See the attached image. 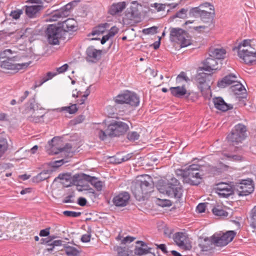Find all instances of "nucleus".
Instances as JSON below:
<instances>
[{
	"label": "nucleus",
	"instance_id": "nucleus-44",
	"mask_svg": "<svg viewBox=\"0 0 256 256\" xmlns=\"http://www.w3.org/2000/svg\"><path fill=\"white\" fill-rule=\"evenodd\" d=\"M251 42V40H244L242 42L239 44L238 46V51H239L240 49L246 48L248 46L250 48H252L250 46Z\"/></svg>",
	"mask_w": 256,
	"mask_h": 256
},
{
	"label": "nucleus",
	"instance_id": "nucleus-64",
	"mask_svg": "<svg viewBox=\"0 0 256 256\" xmlns=\"http://www.w3.org/2000/svg\"><path fill=\"white\" fill-rule=\"evenodd\" d=\"M89 185L87 184H84L81 186H77L76 190L79 192H82L84 190H88Z\"/></svg>",
	"mask_w": 256,
	"mask_h": 256
},
{
	"label": "nucleus",
	"instance_id": "nucleus-35",
	"mask_svg": "<svg viewBox=\"0 0 256 256\" xmlns=\"http://www.w3.org/2000/svg\"><path fill=\"white\" fill-rule=\"evenodd\" d=\"M236 83V84L232 86L230 88V90L235 94L244 93L246 90L243 85L238 81Z\"/></svg>",
	"mask_w": 256,
	"mask_h": 256
},
{
	"label": "nucleus",
	"instance_id": "nucleus-39",
	"mask_svg": "<svg viewBox=\"0 0 256 256\" xmlns=\"http://www.w3.org/2000/svg\"><path fill=\"white\" fill-rule=\"evenodd\" d=\"M52 173V171L50 170H44L42 172L38 174L36 176V180L38 182L43 181L47 178H48L50 174Z\"/></svg>",
	"mask_w": 256,
	"mask_h": 256
},
{
	"label": "nucleus",
	"instance_id": "nucleus-30",
	"mask_svg": "<svg viewBox=\"0 0 256 256\" xmlns=\"http://www.w3.org/2000/svg\"><path fill=\"white\" fill-rule=\"evenodd\" d=\"M126 7L124 2L113 4L109 8L108 13L112 15H115L122 12Z\"/></svg>",
	"mask_w": 256,
	"mask_h": 256
},
{
	"label": "nucleus",
	"instance_id": "nucleus-28",
	"mask_svg": "<svg viewBox=\"0 0 256 256\" xmlns=\"http://www.w3.org/2000/svg\"><path fill=\"white\" fill-rule=\"evenodd\" d=\"M42 8V5L26 6V14L30 18H35Z\"/></svg>",
	"mask_w": 256,
	"mask_h": 256
},
{
	"label": "nucleus",
	"instance_id": "nucleus-3",
	"mask_svg": "<svg viewBox=\"0 0 256 256\" xmlns=\"http://www.w3.org/2000/svg\"><path fill=\"white\" fill-rule=\"evenodd\" d=\"M129 126L126 123L122 121L112 120L105 130H100L98 135L102 140L108 136H118L124 134L128 130Z\"/></svg>",
	"mask_w": 256,
	"mask_h": 256
},
{
	"label": "nucleus",
	"instance_id": "nucleus-55",
	"mask_svg": "<svg viewBox=\"0 0 256 256\" xmlns=\"http://www.w3.org/2000/svg\"><path fill=\"white\" fill-rule=\"evenodd\" d=\"M151 7H154L158 11H160L162 10H164L165 6L163 4L154 3V4H151Z\"/></svg>",
	"mask_w": 256,
	"mask_h": 256
},
{
	"label": "nucleus",
	"instance_id": "nucleus-56",
	"mask_svg": "<svg viewBox=\"0 0 256 256\" xmlns=\"http://www.w3.org/2000/svg\"><path fill=\"white\" fill-rule=\"evenodd\" d=\"M135 238L132 236H127L122 240V244H126L128 242L130 243L133 242L135 240Z\"/></svg>",
	"mask_w": 256,
	"mask_h": 256
},
{
	"label": "nucleus",
	"instance_id": "nucleus-41",
	"mask_svg": "<svg viewBox=\"0 0 256 256\" xmlns=\"http://www.w3.org/2000/svg\"><path fill=\"white\" fill-rule=\"evenodd\" d=\"M76 1L72 2L60 9V11H62V13H64V17L68 16L70 10L72 8V6H74V4H76Z\"/></svg>",
	"mask_w": 256,
	"mask_h": 256
},
{
	"label": "nucleus",
	"instance_id": "nucleus-61",
	"mask_svg": "<svg viewBox=\"0 0 256 256\" xmlns=\"http://www.w3.org/2000/svg\"><path fill=\"white\" fill-rule=\"evenodd\" d=\"M90 234H85L82 236L81 238V240L83 242H88L90 241Z\"/></svg>",
	"mask_w": 256,
	"mask_h": 256
},
{
	"label": "nucleus",
	"instance_id": "nucleus-17",
	"mask_svg": "<svg viewBox=\"0 0 256 256\" xmlns=\"http://www.w3.org/2000/svg\"><path fill=\"white\" fill-rule=\"evenodd\" d=\"M215 189L216 192L221 198H227L234 192L232 186L226 183L218 184Z\"/></svg>",
	"mask_w": 256,
	"mask_h": 256
},
{
	"label": "nucleus",
	"instance_id": "nucleus-42",
	"mask_svg": "<svg viewBox=\"0 0 256 256\" xmlns=\"http://www.w3.org/2000/svg\"><path fill=\"white\" fill-rule=\"evenodd\" d=\"M212 211L214 214L218 216H226L228 212L222 208L220 206H214L212 208Z\"/></svg>",
	"mask_w": 256,
	"mask_h": 256
},
{
	"label": "nucleus",
	"instance_id": "nucleus-14",
	"mask_svg": "<svg viewBox=\"0 0 256 256\" xmlns=\"http://www.w3.org/2000/svg\"><path fill=\"white\" fill-rule=\"evenodd\" d=\"M198 74L196 76L197 82L198 84V88L202 92L210 88V78L212 77L210 74L199 70Z\"/></svg>",
	"mask_w": 256,
	"mask_h": 256
},
{
	"label": "nucleus",
	"instance_id": "nucleus-40",
	"mask_svg": "<svg viewBox=\"0 0 256 256\" xmlns=\"http://www.w3.org/2000/svg\"><path fill=\"white\" fill-rule=\"evenodd\" d=\"M114 250L117 252L118 256H130L128 248L126 247L116 246Z\"/></svg>",
	"mask_w": 256,
	"mask_h": 256
},
{
	"label": "nucleus",
	"instance_id": "nucleus-9",
	"mask_svg": "<svg viewBox=\"0 0 256 256\" xmlns=\"http://www.w3.org/2000/svg\"><path fill=\"white\" fill-rule=\"evenodd\" d=\"M46 36L50 44L56 45L59 44L60 39L64 34L62 30L55 25L50 24L47 28Z\"/></svg>",
	"mask_w": 256,
	"mask_h": 256
},
{
	"label": "nucleus",
	"instance_id": "nucleus-34",
	"mask_svg": "<svg viewBox=\"0 0 256 256\" xmlns=\"http://www.w3.org/2000/svg\"><path fill=\"white\" fill-rule=\"evenodd\" d=\"M60 10H54L50 15L46 18V20L48 22H54L58 20L59 18H64V14Z\"/></svg>",
	"mask_w": 256,
	"mask_h": 256
},
{
	"label": "nucleus",
	"instance_id": "nucleus-20",
	"mask_svg": "<svg viewBox=\"0 0 256 256\" xmlns=\"http://www.w3.org/2000/svg\"><path fill=\"white\" fill-rule=\"evenodd\" d=\"M130 194L127 192H122L115 196L112 199L114 205L118 207L125 206L128 203Z\"/></svg>",
	"mask_w": 256,
	"mask_h": 256
},
{
	"label": "nucleus",
	"instance_id": "nucleus-37",
	"mask_svg": "<svg viewBox=\"0 0 256 256\" xmlns=\"http://www.w3.org/2000/svg\"><path fill=\"white\" fill-rule=\"evenodd\" d=\"M190 81L189 78L186 76V74L182 72L176 77V83L180 86H182Z\"/></svg>",
	"mask_w": 256,
	"mask_h": 256
},
{
	"label": "nucleus",
	"instance_id": "nucleus-53",
	"mask_svg": "<svg viewBox=\"0 0 256 256\" xmlns=\"http://www.w3.org/2000/svg\"><path fill=\"white\" fill-rule=\"evenodd\" d=\"M22 13V11L21 10H18L12 11L10 15L13 18L16 20L20 18Z\"/></svg>",
	"mask_w": 256,
	"mask_h": 256
},
{
	"label": "nucleus",
	"instance_id": "nucleus-54",
	"mask_svg": "<svg viewBox=\"0 0 256 256\" xmlns=\"http://www.w3.org/2000/svg\"><path fill=\"white\" fill-rule=\"evenodd\" d=\"M41 241H42L41 242V244H44V242H46V244H47L48 248H47L46 250L48 252H52L54 250V247L53 246L52 244V243L51 241L46 240L45 242V239H44V238H42L41 240Z\"/></svg>",
	"mask_w": 256,
	"mask_h": 256
},
{
	"label": "nucleus",
	"instance_id": "nucleus-8",
	"mask_svg": "<svg viewBox=\"0 0 256 256\" xmlns=\"http://www.w3.org/2000/svg\"><path fill=\"white\" fill-rule=\"evenodd\" d=\"M236 234L234 230H228L223 233L221 232L216 233L212 236L213 242L216 246H224L231 242Z\"/></svg>",
	"mask_w": 256,
	"mask_h": 256
},
{
	"label": "nucleus",
	"instance_id": "nucleus-47",
	"mask_svg": "<svg viewBox=\"0 0 256 256\" xmlns=\"http://www.w3.org/2000/svg\"><path fill=\"white\" fill-rule=\"evenodd\" d=\"M134 253L136 254L141 256L146 254H149L148 250H146L142 248H136L134 250Z\"/></svg>",
	"mask_w": 256,
	"mask_h": 256
},
{
	"label": "nucleus",
	"instance_id": "nucleus-4",
	"mask_svg": "<svg viewBox=\"0 0 256 256\" xmlns=\"http://www.w3.org/2000/svg\"><path fill=\"white\" fill-rule=\"evenodd\" d=\"M170 40L180 44L181 48L188 46L192 44V41L188 33L182 28H170Z\"/></svg>",
	"mask_w": 256,
	"mask_h": 256
},
{
	"label": "nucleus",
	"instance_id": "nucleus-27",
	"mask_svg": "<svg viewBox=\"0 0 256 256\" xmlns=\"http://www.w3.org/2000/svg\"><path fill=\"white\" fill-rule=\"evenodd\" d=\"M174 240L176 244L183 249H188V247L186 244V236L183 232H176L174 236Z\"/></svg>",
	"mask_w": 256,
	"mask_h": 256
},
{
	"label": "nucleus",
	"instance_id": "nucleus-16",
	"mask_svg": "<svg viewBox=\"0 0 256 256\" xmlns=\"http://www.w3.org/2000/svg\"><path fill=\"white\" fill-rule=\"evenodd\" d=\"M29 64V63L15 64L12 58H8L6 60L0 62V66L4 70H18L24 67H27Z\"/></svg>",
	"mask_w": 256,
	"mask_h": 256
},
{
	"label": "nucleus",
	"instance_id": "nucleus-38",
	"mask_svg": "<svg viewBox=\"0 0 256 256\" xmlns=\"http://www.w3.org/2000/svg\"><path fill=\"white\" fill-rule=\"evenodd\" d=\"M8 144L6 138L0 137V158L8 150Z\"/></svg>",
	"mask_w": 256,
	"mask_h": 256
},
{
	"label": "nucleus",
	"instance_id": "nucleus-24",
	"mask_svg": "<svg viewBox=\"0 0 256 256\" xmlns=\"http://www.w3.org/2000/svg\"><path fill=\"white\" fill-rule=\"evenodd\" d=\"M212 102L216 109L224 112L232 108V105L226 103L221 98H213Z\"/></svg>",
	"mask_w": 256,
	"mask_h": 256
},
{
	"label": "nucleus",
	"instance_id": "nucleus-51",
	"mask_svg": "<svg viewBox=\"0 0 256 256\" xmlns=\"http://www.w3.org/2000/svg\"><path fill=\"white\" fill-rule=\"evenodd\" d=\"M57 74L56 72H48L46 74V78H44L42 82L38 86L42 85L43 83L46 81L52 78L53 77Z\"/></svg>",
	"mask_w": 256,
	"mask_h": 256
},
{
	"label": "nucleus",
	"instance_id": "nucleus-12",
	"mask_svg": "<svg viewBox=\"0 0 256 256\" xmlns=\"http://www.w3.org/2000/svg\"><path fill=\"white\" fill-rule=\"evenodd\" d=\"M200 166L198 164H192L187 168V182L192 185H196L199 182H195L194 179L200 180L202 174L198 172Z\"/></svg>",
	"mask_w": 256,
	"mask_h": 256
},
{
	"label": "nucleus",
	"instance_id": "nucleus-48",
	"mask_svg": "<svg viewBox=\"0 0 256 256\" xmlns=\"http://www.w3.org/2000/svg\"><path fill=\"white\" fill-rule=\"evenodd\" d=\"M63 214L64 216L72 217V218H77L80 216L81 215L80 212H76L73 211H69L66 210L63 212Z\"/></svg>",
	"mask_w": 256,
	"mask_h": 256
},
{
	"label": "nucleus",
	"instance_id": "nucleus-7",
	"mask_svg": "<svg viewBox=\"0 0 256 256\" xmlns=\"http://www.w3.org/2000/svg\"><path fill=\"white\" fill-rule=\"evenodd\" d=\"M191 12L195 16H200L202 19H209L214 14V8L213 5L206 2L200 7L192 8Z\"/></svg>",
	"mask_w": 256,
	"mask_h": 256
},
{
	"label": "nucleus",
	"instance_id": "nucleus-29",
	"mask_svg": "<svg viewBox=\"0 0 256 256\" xmlns=\"http://www.w3.org/2000/svg\"><path fill=\"white\" fill-rule=\"evenodd\" d=\"M84 176L86 180L93 186L96 190L100 192L102 190L104 186L103 182L100 180L98 178L90 176Z\"/></svg>",
	"mask_w": 256,
	"mask_h": 256
},
{
	"label": "nucleus",
	"instance_id": "nucleus-63",
	"mask_svg": "<svg viewBox=\"0 0 256 256\" xmlns=\"http://www.w3.org/2000/svg\"><path fill=\"white\" fill-rule=\"evenodd\" d=\"M89 94V92H86L84 94L81 99L78 100V104H84L85 100H86L87 96Z\"/></svg>",
	"mask_w": 256,
	"mask_h": 256
},
{
	"label": "nucleus",
	"instance_id": "nucleus-1",
	"mask_svg": "<svg viewBox=\"0 0 256 256\" xmlns=\"http://www.w3.org/2000/svg\"><path fill=\"white\" fill-rule=\"evenodd\" d=\"M154 184L151 177L148 175L141 176L134 182L132 190L136 198L144 200L146 194L153 191Z\"/></svg>",
	"mask_w": 256,
	"mask_h": 256
},
{
	"label": "nucleus",
	"instance_id": "nucleus-21",
	"mask_svg": "<svg viewBox=\"0 0 256 256\" xmlns=\"http://www.w3.org/2000/svg\"><path fill=\"white\" fill-rule=\"evenodd\" d=\"M170 90L174 96L178 98H182L184 96H186V98H188L190 94V92L186 90L185 86L183 84L182 86L171 87L170 88Z\"/></svg>",
	"mask_w": 256,
	"mask_h": 256
},
{
	"label": "nucleus",
	"instance_id": "nucleus-6",
	"mask_svg": "<svg viewBox=\"0 0 256 256\" xmlns=\"http://www.w3.org/2000/svg\"><path fill=\"white\" fill-rule=\"evenodd\" d=\"M246 137V128L242 124H238L230 134L227 136L228 142L232 145L241 142Z\"/></svg>",
	"mask_w": 256,
	"mask_h": 256
},
{
	"label": "nucleus",
	"instance_id": "nucleus-15",
	"mask_svg": "<svg viewBox=\"0 0 256 256\" xmlns=\"http://www.w3.org/2000/svg\"><path fill=\"white\" fill-rule=\"evenodd\" d=\"M238 56L246 64L256 63V52L250 51L248 48L240 49L238 51Z\"/></svg>",
	"mask_w": 256,
	"mask_h": 256
},
{
	"label": "nucleus",
	"instance_id": "nucleus-22",
	"mask_svg": "<svg viewBox=\"0 0 256 256\" xmlns=\"http://www.w3.org/2000/svg\"><path fill=\"white\" fill-rule=\"evenodd\" d=\"M78 24L74 18H68L63 21L61 28L63 32L76 31L77 30Z\"/></svg>",
	"mask_w": 256,
	"mask_h": 256
},
{
	"label": "nucleus",
	"instance_id": "nucleus-31",
	"mask_svg": "<svg viewBox=\"0 0 256 256\" xmlns=\"http://www.w3.org/2000/svg\"><path fill=\"white\" fill-rule=\"evenodd\" d=\"M109 24L108 23L102 24L94 28L92 32L88 34V36L90 37V36L102 34L109 28Z\"/></svg>",
	"mask_w": 256,
	"mask_h": 256
},
{
	"label": "nucleus",
	"instance_id": "nucleus-26",
	"mask_svg": "<svg viewBox=\"0 0 256 256\" xmlns=\"http://www.w3.org/2000/svg\"><path fill=\"white\" fill-rule=\"evenodd\" d=\"M214 245L213 242L212 236L210 238H206L204 240H201L198 244L202 251L207 252L211 250Z\"/></svg>",
	"mask_w": 256,
	"mask_h": 256
},
{
	"label": "nucleus",
	"instance_id": "nucleus-43",
	"mask_svg": "<svg viewBox=\"0 0 256 256\" xmlns=\"http://www.w3.org/2000/svg\"><path fill=\"white\" fill-rule=\"evenodd\" d=\"M62 111H66L70 114H74L78 110L76 104H72L70 106H64L61 108Z\"/></svg>",
	"mask_w": 256,
	"mask_h": 256
},
{
	"label": "nucleus",
	"instance_id": "nucleus-52",
	"mask_svg": "<svg viewBox=\"0 0 256 256\" xmlns=\"http://www.w3.org/2000/svg\"><path fill=\"white\" fill-rule=\"evenodd\" d=\"M157 28L156 26H152L150 28L144 29L142 32L144 34H154L156 32Z\"/></svg>",
	"mask_w": 256,
	"mask_h": 256
},
{
	"label": "nucleus",
	"instance_id": "nucleus-62",
	"mask_svg": "<svg viewBox=\"0 0 256 256\" xmlns=\"http://www.w3.org/2000/svg\"><path fill=\"white\" fill-rule=\"evenodd\" d=\"M50 234V228H45L40 231V236H46Z\"/></svg>",
	"mask_w": 256,
	"mask_h": 256
},
{
	"label": "nucleus",
	"instance_id": "nucleus-33",
	"mask_svg": "<svg viewBox=\"0 0 256 256\" xmlns=\"http://www.w3.org/2000/svg\"><path fill=\"white\" fill-rule=\"evenodd\" d=\"M64 248L65 253L68 256H78L79 254V250L74 247L65 244H64Z\"/></svg>",
	"mask_w": 256,
	"mask_h": 256
},
{
	"label": "nucleus",
	"instance_id": "nucleus-60",
	"mask_svg": "<svg viewBox=\"0 0 256 256\" xmlns=\"http://www.w3.org/2000/svg\"><path fill=\"white\" fill-rule=\"evenodd\" d=\"M118 28L116 27V26H113L112 27L109 32H108V34L110 35V36H111L112 37L114 36L116 34L118 33Z\"/></svg>",
	"mask_w": 256,
	"mask_h": 256
},
{
	"label": "nucleus",
	"instance_id": "nucleus-57",
	"mask_svg": "<svg viewBox=\"0 0 256 256\" xmlns=\"http://www.w3.org/2000/svg\"><path fill=\"white\" fill-rule=\"evenodd\" d=\"M12 54V51L10 49H6L4 50L2 52L0 53V58H4L8 56L11 54Z\"/></svg>",
	"mask_w": 256,
	"mask_h": 256
},
{
	"label": "nucleus",
	"instance_id": "nucleus-46",
	"mask_svg": "<svg viewBox=\"0 0 256 256\" xmlns=\"http://www.w3.org/2000/svg\"><path fill=\"white\" fill-rule=\"evenodd\" d=\"M210 205V204L208 202L200 203L196 207V210L200 213L204 212L206 208H208Z\"/></svg>",
	"mask_w": 256,
	"mask_h": 256
},
{
	"label": "nucleus",
	"instance_id": "nucleus-19",
	"mask_svg": "<svg viewBox=\"0 0 256 256\" xmlns=\"http://www.w3.org/2000/svg\"><path fill=\"white\" fill-rule=\"evenodd\" d=\"M202 65V67L200 68V71L204 70L209 72H212L220 69V66H219L216 59L210 56L204 61Z\"/></svg>",
	"mask_w": 256,
	"mask_h": 256
},
{
	"label": "nucleus",
	"instance_id": "nucleus-50",
	"mask_svg": "<svg viewBox=\"0 0 256 256\" xmlns=\"http://www.w3.org/2000/svg\"><path fill=\"white\" fill-rule=\"evenodd\" d=\"M187 10L182 8L176 14L175 16L180 18H184L186 16Z\"/></svg>",
	"mask_w": 256,
	"mask_h": 256
},
{
	"label": "nucleus",
	"instance_id": "nucleus-32",
	"mask_svg": "<svg viewBox=\"0 0 256 256\" xmlns=\"http://www.w3.org/2000/svg\"><path fill=\"white\" fill-rule=\"evenodd\" d=\"M30 112L32 114L28 118V119L30 121L32 122H38L40 121L41 118L43 117L44 115H40L38 114V110H35L34 106H32V104H30Z\"/></svg>",
	"mask_w": 256,
	"mask_h": 256
},
{
	"label": "nucleus",
	"instance_id": "nucleus-13",
	"mask_svg": "<svg viewBox=\"0 0 256 256\" xmlns=\"http://www.w3.org/2000/svg\"><path fill=\"white\" fill-rule=\"evenodd\" d=\"M254 190V186L250 180H242L236 186V192L240 196H246L251 194Z\"/></svg>",
	"mask_w": 256,
	"mask_h": 256
},
{
	"label": "nucleus",
	"instance_id": "nucleus-58",
	"mask_svg": "<svg viewBox=\"0 0 256 256\" xmlns=\"http://www.w3.org/2000/svg\"><path fill=\"white\" fill-rule=\"evenodd\" d=\"M68 68V65L67 64H64L62 66L58 68H56L57 71V74H61L64 72H66Z\"/></svg>",
	"mask_w": 256,
	"mask_h": 256
},
{
	"label": "nucleus",
	"instance_id": "nucleus-25",
	"mask_svg": "<svg viewBox=\"0 0 256 256\" xmlns=\"http://www.w3.org/2000/svg\"><path fill=\"white\" fill-rule=\"evenodd\" d=\"M226 50L223 48H212L210 50L209 55L215 59H224L226 57Z\"/></svg>",
	"mask_w": 256,
	"mask_h": 256
},
{
	"label": "nucleus",
	"instance_id": "nucleus-11",
	"mask_svg": "<svg viewBox=\"0 0 256 256\" xmlns=\"http://www.w3.org/2000/svg\"><path fill=\"white\" fill-rule=\"evenodd\" d=\"M84 176H88L84 174H76L72 177L67 174H60L58 178L62 180H65L68 184H65L64 182H62V184L68 186L72 185H75L77 186H81L84 184V181H86V179L84 178L85 177Z\"/></svg>",
	"mask_w": 256,
	"mask_h": 256
},
{
	"label": "nucleus",
	"instance_id": "nucleus-5",
	"mask_svg": "<svg viewBox=\"0 0 256 256\" xmlns=\"http://www.w3.org/2000/svg\"><path fill=\"white\" fill-rule=\"evenodd\" d=\"M62 140L56 137H54L48 142L46 146L47 152L49 154H57L59 153H68L71 150L72 147L69 144H66L64 147L61 146Z\"/></svg>",
	"mask_w": 256,
	"mask_h": 256
},
{
	"label": "nucleus",
	"instance_id": "nucleus-18",
	"mask_svg": "<svg viewBox=\"0 0 256 256\" xmlns=\"http://www.w3.org/2000/svg\"><path fill=\"white\" fill-rule=\"evenodd\" d=\"M86 60L87 62L96 63L100 60L102 51L96 50L93 46H90L86 48Z\"/></svg>",
	"mask_w": 256,
	"mask_h": 256
},
{
	"label": "nucleus",
	"instance_id": "nucleus-45",
	"mask_svg": "<svg viewBox=\"0 0 256 256\" xmlns=\"http://www.w3.org/2000/svg\"><path fill=\"white\" fill-rule=\"evenodd\" d=\"M140 138V134L136 132H130L127 134V138L130 141L138 140Z\"/></svg>",
	"mask_w": 256,
	"mask_h": 256
},
{
	"label": "nucleus",
	"instance_id": "nucleus-23",
	"mask_svg": "<svg viewBox=\"0 0 256 256\" xmlns=\"http://www.w3.org/2000/svg\"><path fill=\"white\" fill-rule=\"evenodd\" d=\"M236 82H238L237 76L234 74H230L226 76L220 82H218V86L220 88H225Z\"/></svg>",
	"mask_w": 256,
	"mask_h": 256
},
{
	"label": "nucleus",
	"instance_id": "nucleus-36",
	"mask_svg": "<svg viewBox=\"0 0 256 256\" xmlns=\"http://www.w3.org/2000/svg\"><path fill=\"white\" fill-rule=\"evenodd\" d=\"M10 167V164H0V170H2L1 171L0 176L2 180H5V177L10 176L12 174V172H6V170L8 169Z\"/></svg>",
	"mask_w": 256,
	"mask_h": 256
},
{
	"label": "nucleus",
	"instance_id": "nucleus-10",
	"mask_svg": "<svg viewBox=\"0 0 256 256\" xmlns=\"http://www.w3.org/2000/svg\"><path fill=\"white\" fill-rule=\"evenodd\" d=\"M115 102L120 104H127L132 106H136L139 104L140 98L136 94L126 92L116 96Z\"/></svg>",
	"mask_w": 256,
	"mask_h": 256
},
{
	"label": "nucleus",
	"instance_id": "nucleus-59",
	"mask_svg": "<svg viewBox=\"0 0 256 256\" xmlns=\"http://www.w3.org/2000/svg\"><path fill=\"white\" fill-rule=\"evenodd\" d=\"M226 156L228 158H230V160H235V161H239V160H242V156H238V155H232V156H230V155H226Z\"/></svg>",
	"mask_w": 256,
	"mask_h": 256
},
{
	"label": "nucleus",
	"instance_id": "nucleus-49",
	"mask_svg": "<svg viewBox=\"0 0 256 256\" xmlns=\"http://www.w3.org/2000/svg\"><path fill=\"white\" fill-rule=\"evenodd\" d=\"M176 174L178 176H181L184 178V180L187 182V168L185 170H177Z\"/></svg>",
	"mask_w": 256,
	"mask_h": 256
},
{
	"label": "nucleus",
	"instance_id": "nucleus-2",
	"mask_svg": "<svg viewBox=\"0 0 256 256\" xmlns=\"http://www.w3.org/2000/svg\"><path fill=\"white\" fill-rule=\"evenodd\" d=\"M156 186L160 193L166 194L170 198L179 200L182 196V186L175 178L172 177L169 179L166 184H161L160 183Z\"/></svg>",
	"mask_w": 256,
	"mask_h": 256
}]
</instances>
